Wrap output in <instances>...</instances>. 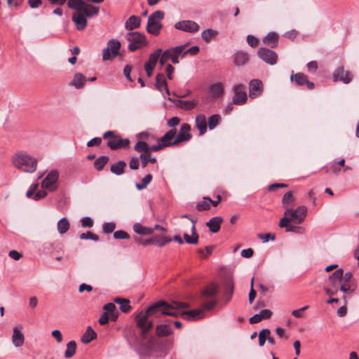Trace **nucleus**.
Masks as SVG:
<instances>
[{
    "label": "nucleus",
    "instance_id": "obj_30",
    "mask_svg": "<svg viewBox=\"0 0 359 359\" xmlns=\"http://www.w3.org/2000/svg\"><path fill=\"white\" fill-rule=\"evenodd\" d=\"M141 25V18L137 15H131L125 22V28L132 31L139 28Z\"/></svg>",
    "mask_w": 359,
    "mask_h": 359
},
{
    "label": "nucleus",
    "instance_id": "obj_11",
    "mask_svg": "<svg viewBox=\"0 0 359 359\" xmlns=\"http://www.w3.org/2000/svg\"><path fill=\"white\" fill-rule=\"evenodd\" d=\"M257 55L259 58H261L263 61H264L266 63L270 65H273L277 62V53L275 51L267 48H259L257 51Z\"/></svg>",
    "mask_w": 359,
    "mask_h": 359
},
{
    "label": "nucleus",
    "instance_id": "obj_4",
    "mask_svg": "<svg viewBox=\"0 0 359 359\" xmlns=\"http://www.w3.org/2000/svg\"><path fill=\"white\" fill-rule=\"evenodd\" d=\"M126 39L130 42L128 48L131 52L141 49L148 45L146 36L139 32H128L126 36Z\"/></svg>",
    "mask_w": 359,
    "mask_h": 359
},
{
    "label": "nucleus",
    "instance_id": "obj_19",
    "mask_svg": "<svg viewBox=\"0 0 359 359\" xmlns=\"http://www.w3.org/2000/svg\"><path fill=\"white\" fill-rule=\"evenodd\" d=\"M186 48V45L178 46L170 49L165 50V54L168 56V59L170 60L173 64H178V57L182 55L184 50Z\"/></svg>",
    "mask_w": 359,
    "mask_h": 359
},
{
    "label": "nucleus",
    "instance_id": "obj_27",
    "mask_svg": "<svg viewBox=\"0 0 359 359\" xmlns=\"http://www.w3.org/2000/svg\"><path fill=\"white\" fill-rule=\"evenodd\" d=\"M295 202V197L294 196L293 191H289L286 192L281 199V203L283 208L285 210L290 209L294 205Z\"/></svg>",
    "mask_w": 359,
    "mask_h": 359
},
{
    "label": "nucleus",
    "instance_id": "obj_51",
    "mask_svg": "<svg viewBox=\"0 0 359 359\" xmlns=\"http://www.w3.org/2000/svg\"><path fill=\"white\" fill-rule=\"evenodd\" d=\"M134 149L141 154L149 153V144L144 141H138L135 144Z\"/></svg>",
    "mask_w": 359,
    "mask_h": 359
},
{
    "label": "nucleus",
    "instance_id": "obj_34",
    "mask_svg": "<svg viewBox=\"0 0 359 359\" xmlns=\"http://www.w3.org/2000/svg\"><path fill=\"white\" fill-rule=\"evenodd\" d=\"M278 41V35L276 32H270L263 39V43L271 48L277 46Z\"/></svg>",
    "mask_w": 359,
    "mask_h": 359
},
{
    "label": "nucleus",
    "instance_id": "obj_37",
    "mask_svg": "<svg viewBox=\"0 0 359 359\" xmlns=\"http://www.w3.org/2000/svg\"><path fill=\"white\" fill-rule=\"evenodd\" d=\"M133 231L139 235L147 236L153 233V229L142 226L140 223H135L133 226Z\"/></svg>",
    "mask_w": 359,
    "mask_h": 359
},
{
    "label": "nucleus",
    "instance_id": "obj_49",
    "mask_svg": "<svg viewBox=\"0 0 359 359\" xmlns=\"http://www.w3.org/2000/svg\"><path fill=\"white\" fill-rule=\"evenodd\" d=\"M76 350V344L75 341H70L67 344V349L65 352V357L66 358H72L75 353Z\"/></svg>",
    "mask_w": 359,
    "mask_h": 359
},
{
    "label": "nucleus",
    "instance_id": "obj_20",
    "mask_svg": "<svg viewBox=\"0 0 359 359\" xmlns=\"http://www.w3.org/2000/svg\"><path fill=\"white\" fill-rule=\"evenodd\" d=\"M22 325H18L13 327L12 342L15 347H20L24 344L25 337L22 332Z\"/></svg>",
    "mask_w": 359,
    "mask_h": 359
},
{
    "label": "nucleus",
    "instance_id": "obj_23",
    "mask_svg": "<svg viewBox=\"0 0 359 359\" xmlns=\"http://www.w3.org/2000/svg\"><path fill=\"white\" fill-rule=\"evenodd\" d=\"M233 63L235 65L240 67L247 64L250 60L249 54L243 50L236 51L233 55Z\"/></svg>",
    "mask_w": 359,
    "mask_h": 359
},
{
    "label": "nucleus",
    "instance_id": "obj_44",
    "mask_svg": "<svg viewBox=\"0 0 359 359\" xmlns=\"http://www.w3.org/2000/svg\"><path fill=\"white\" fill-rule=\"evenodd\" d=\"M184 238L188 244H196L198 241V234L196 232V229L194 226L191 228V236L188 233H184Z\"/></svg>",
    "mask_w": 359,
    "mask_h": 359
},
{
    "label": "nucleus",
    "instance_id": "obj_32",
    "mask_svg": "<svg viewBox=\"0 0 359 359\" xmlns=\"http://www.w3.org/2000/svg\"><path fill=\"white\" fill-rule=\"evenodd\" d=\"M218 292V286L215 283L208 285L203 291L202 296L203 299H214L213 297Z\"/></svg>",
    "mask_w": 359,
    "mask_h": 359
},
{
    "label": "nucleus",
    "instance_id": "obj_53",
    "mask_svg": "<svg viewBox=\"0 0 359 359\" xmlns=\"http://www.w3.org/2000/svg\"><path fill=\"white\" fill-rule=\"evenodd\" d=\"M152 175L151 174H147L142 180L141 183H136L135 187L138 190H142L147 188V185L152 180Z\"/></svg>",
    "mask_w": 359,
    "mask_h": 359
},
{
    "label": "nucleus",
    "instance_id": "obj_40",
    "mask_svg": "<svg viewBox=\"0 0 359 359\" xmlns=\"http://www.w3.org/2000/svg\"><path fill=\"white\" fill-rule=\"evenodd\" d=\"M88 18L97 15L99 12V7L90 4L85 3V6L81 11Z\"/></svg>",
    "mask_w": 359,
    "mask_h": 359
},
{
    "label": "nucleus",
    "instance_id": "obj_50",
    "mask_svg": "<svg viewBox=\"0 0 359 359\" xmlns=\"http://www.w3.org/2000/svg\"><path fill=\"white\" fill-rule=\"evenodd\" d=\"M222 118L219 114H213L208 118V127L210 130H213L221 121Z\"/></svg>",
    "mask_w": 359,
    "mask_h": 359
},
{
    "label": "nucleus",
    "instance_id": "obj_47",
    "mask_svg": "<svg viewBox=\"0 0 359 359\" xmlns=\"http://www.w3.org/2000/svg\"><path fill=\"white\" fill-rule=\"evenodd\" d=\"M161 48L156 49L154 52L149 55V60L146 62L145 64H149L150 66L156 67L161 55Z\"/></svg>",
    "mask_w": 359,
    "mask_h": 359
},
{
    "label": "nucleus",
    "instance_id": "obj_36",
    "mask_svg": "<svg viewBox=\"0 0 359 359\" xmlns=\"http://www.w3.org/2000/svg\"><path fill=\"white\" fill-rule=\"evenodd\" d=\"M86 81V77L81 73H76L70 85L74 86L77 89H80L85 86Z\"/></svg>",
    "mask_w": 359,
    "mask_h": 359
},
{
    "label": "nucleus",
    "instance_id": "obj_45",
    "mask_svg": "<svg viewBox=\"0 0 359 359\" xmlns=\"http://www.w3.org/2000/svg\"><path fill=\"white\" fill-rule=\"evenodd\" d=\"M96 337V332L90 327H88L81 337V341L84 344H88Z\"/></svg>",
    "mask_w": 359,
    "mask_h": 359
},
{
    "label": "nucleus",
    "instance_id": "obj_17",
    "mask_svg": "<svg viewBox=\"0 0 359 359\" xmlns=\"http://www.w3.org/2000/svg\"><path fill=\"white\" fill-rule=\"evenodd\" d=\"M290 81L298 86L306 85L309 90L313 89L315 84L308 81L307 77L302 73L292 74L290 76Z\"/></svg>",
    "mask_w": 359,
    "mask_h": 359
},
{
    "label": "nucleus",
    "instance_id": "obj_8",
    "mask_svg": "<svg viewBox=\"0 0 359 359\" xmlns=\"http://www.w3.org/2000/svg\"><path fill=\"white\" fill-rule=\"evenodd\" d=\"M245 86L242 83L236 84L233 87L234 95L232 102L236 105H243L247 102L248 95L245 90Z\"/></svg>",
    "mask_w": 359,
    "mask_h": 359
},
{
    "label": "nucleus",
    "instance_id": "obj_15",
    "mask_svg": "<svg viewBox=\"0 0 359 359\" xmlns=\"http://www.w3.org/2000/svg\"><path fill=\"white\" fill-rule=\"evenodd\" d=\"M264 90L263 83L259 79H252L249 83V97L255 99L260 96Z\"/></svg>",
    "mask_w": 359,
    "mask_h": 359
},
{
    "label": "nucleus",
    "instance_id": "obj_56",
    "mask_svg": "<svg viewBox=\"0 0 359 359\" xmlns=\"http://www.w3.org/2000/svg\"><path fill=\"white\" fill-rule=\"evenodd\" d=\"M196 208L198 211L208 210L210 208V202L209 201L203 199L197 203Z\"/></svg>",
    "mask_w": 359,
    "mask_h": 359
},
{
    "label": "nucleus",
    "instance_id": "obj_6",
    "mask_svg": "<svg viewBox=\"0 0 359 359\" xmlns=\"http://www.w3.org/2000/svg\"><path fill=\"white\" fill-rule=\"evenodd\" d=\"M306 215L307 208L304 205H301L296 209H293L292 208L290 209L287 208V210H285L283 217H287L288 220L292 222V223L295 224H300L304 221Z\"/></svg>",
    "mask_w": 359,
    "mask_h": 359
},
{
    "label": "nucleus",
    "instance_id": "obj_46",
    "mask_svg": "<svg viewBox=\"0 0 359 359\" xmlns=\"http://www.w3.org/2000/svg\"><path fill=\"white\" fill-rule=\"evenodd\" d=\"M114 302L120 304V310L123 313H128L131 309L130 301L127 299L116 297Z\"/></svg>",
    "mask_w": 359,
    "mask_h": 359
},
{
    "label": "nucleus",
    "instance_id": "obj_52",
    "mask_svg": "<svg viewBox=\"0 0 359 359\" xmlns=\"http://www.w3.org/2000/svg\"><path fill=\"white\" fill-rule=\"evenodd\" d=\"M217 304V301L215 299H204L203 302L201 305V309L205 311H210Z\"/></svg>",
    "mask_w": 359,
    "mask_h": 359
},
{
    "label": "nucleus",
    "instance_id": "obj_57",
    "mask_svg": "<svg viewBox=\"0 0 359 359\" xmlns=\"http://www.w3.org/2000/svg\"><path fill=\"white\" fill-rule=\"evenodd\" d=\"M116 228V224L114 222H106L102 226L103 232L104 233H112Z\"/></svg>",
    "mask_w": 359,
    "mask_h": 359
},
{
    "label": "nucleus",
    "instance_id": "obj_59",
    "mask_svg": "<svg viewBox=\"0 0 359 359\" xmlns=\"http://www.w3.org/2000/svg\"><path fill=\"white\" fill-rule=\"evenodd\" d=\"M200 50V48L198 46H194L185 50H184V52L182 53V57H184L187 54H189L191 55H196L198 53Z\"/></svg>",
    "mask_w": 359,
    "mask_h": 359
},
{
    "label": "nucleus",
    "instance_id": "obj_31",
    "mask_svg": "<svg viewBox=\"0 0 359 359\" xmlns=\"http://www.w3.org/2000/svg\"><path fill=\"white\" fill-rule=\"evenodd\" d=\"M222 220L221 217H214L206 223V226L212 233H217L221 228Z\"/></svg>",
    "mask_w": 359,
    "mask_h": 359
},
{
    "label": "nucleus",
    "instance_id": "obj_21",
    "mask_svg": "<svg viewBox=\"0 0 359 359\" xmlns=\"http://www.w3.org/2000/svg\"><path fill=\"white\" fill-rule=\"evenodd\" d=\"M87 18L81 11L76 12L73 14L72 21L78 30H83L87 27Z\"/></svg>",
    "mask_w": 359,
    "mask_h": 359
},
{
    "label": "nucleus",
    "instance_id": "obj_14",
    "mask_svg": "<svg viewBox=\"0 0 359 359\" xmlns=\"http://www.w3.org/2000/svg\"><path fill=\"white\" fill-rule=\"evenodd\" d=\"M175 28L189 33H196L199 31L200 26L192 20H182L175 24Z\"/></svg>",
    "mask_w": 359,
    "mask_h": 359
},
{
    "label": "nucleus",
    "instance_id": "obj_9",
    "mask_svg": "<svg viewBox=\"0 0 359 359\" xmlns=\"http://www.w3.org/2000/svg\"><path fill=\"white\" fill-rule=\"evenodd\" d=\"M59 177V173L57 170H51L46 177L43 179L41 183V187L44 189H47L50 191H54L57 189V186L56 184Z\"/></svg>",
    "mask_w": 359,
    "mask_h": 359
},
{
    "label": "nucleus",
    "instance_id": "obj_55",
    "mask_svg": "<svg viewBox=\"0 0 359 359\" xmlns=\"http://www.w3.org/2000/svg\"><path fill=\"white\" fill-rule=\"evenodd\" d=\"M80 238L81 240H86V239H90V240H93L94 241H98L100 238L99 236L91 232V231H87L86 233H83L80 235Z\"/></svg>",
    "mask_w": 359,
    "mask_h": 359
},
{
    "label": "nucleus",
    "instance_id": "obj_33",
    "mask_svg": "<svg viewBox=\"0 0 359 359\" xmlns=\"http://www.w3.org/2000/svg\"><path fill=\"white\" fill-rule=\"evenodd\" d=\"M338 289L346 294H351L355 290V285L351 282L339 281Z\"/></svg>",
    "mask_w": 359,
    "mask_h": 359
},
{
    "label": "nucleus",
    "instance_id": "obj_22",
    "mask_svg": "<svg viewBox=\"0 0 359 359\" xmlns=\"http://www.w3.org/2000/svg\"><path fill=\"white\" fill-rule=\"evenodd\" d=\"M172 241V238L168 236L159 237L157 235L152 236L151 238L147 239L144 242V245H156L159 247H163L168 243Z\"/></svg>",
    "mask_w": 359,
    "mask_h": 359
},
{
    "label": "nucleus",
    "instance_id": "obj_5",
    "mask_svg": "<svg viewBox=\"0 0 359 359\" xmlns=\"http://www.w3.org/2000/svg\"><path fill=\"white\" fill-rule=\"evenodd\" d=\"M164 18V13L161 11H156L148 18L147 31L154 36H158L160 34L163 25L161 21Z\"/></svg>",
    "mask_w": 359,
    "mask_h": 359
},
{
    "label": "nucleus",
    "instance_id": "obj_64",
    "mask_svg": "<svg viewBox=\"0 0 359 359\" xmlns=\"http://www.w3.org/2000/svg\"><path fill=\"white\" fill-rule=\"evenodd\" d=\"M110 316L107 313V312H104L99 318L98 322L100 325H105L108 324Z\"/></svg>",
    "mask_w": 359,
    "mask_h": 359
},
{
    "label": "nucleus",
    "instance_id": "obj_39",
    "mask_svg": "<svg viewBox=\"0 0 359 359\" xmlns=\"http://www.w3.org/2000/svg\"><path fill=\"white\" fill-rule=\"evenodd\" d=\"M156 332L158 337H163L171 334L172 331L170 325L162 324L156 327Z\"/></svg>",
    "mask_w": 359,
    "mask_h": 359
},
{
    "label": "nucleus",
    "instance_id": "obj_28",
    "mask_svg": "<svg viewBox=\"0 0 359 359\" xmlns=\"http://www.w3.org/2000/svg\"><path fill=\"white\" fill-rule=\"evenodd\" d=\"M156 88L161 92L164 90L168 95H170V93L168 87L167 81L164 74H158L156 76Z\"/></svg>",
    "mask_w": 359,
    "mask_h": 359
},
{
    "label": "nucleus",
    "instance_id": "obj_41",
    "mask_svg": "<svg viewBox=\"0 0 359 359\" xmlns=\"http://www.w3.org/2000/svg\"><path fill=\"white\" fill-rule=\"evenodd\" d=\"M218 34V31L212 29H207L202 32L201 37L206 43H210L211 40L217 37Z\"/></svg>",
    "mask_w": 359,
    "mask_h": 359
},
{
    "label": "nucleus",
    "instance_id": "obj_25",
    "mask_svg": "<svg viewBox=\"0 0 359 359\" xmlns=\"http://www.w3.org/2000/svg\"><path fill=\"white\" fill-rule=\"evenodd\" d=\"M292 222L288 220L287 217H283L280 220L279 226L285 228L287 232L300 233L303 230L302 227L293 225Z\"/></svg>",
    "mask_w": 359,
    "mask_h": 359
},
{
    "label": "nucleus",
    "instance_id": "obj_54",
    "mask_svg": "<svg viewBox=\"0 0 359 359\" xmlns=\"http://www.w3.org/2000/svg\"><path fill=\"white\" fill-rule=\"evenodd\" d=\"M271 334V331L269 329H263L259 332V345L260 346H263L265 344L266 340H267L269 335Z\"/></svg>",
    "mask_w": 359,
    "mask_h": 359
},
{
    "label": "nucleus",
    "instance_id": "obj_29",
    "mask_svg": "<svg viewBox=\"0 0 359 359\" xmlns=\"http://www.w3.org/2000/svg\"><path fill=\"white\" fill-rule=\"evenodd\" d=\"M224 91V85L221 82H217L210 86L208 93L213 98H217L223 95Z\"/></svg>",
    "mask_w": 359,
    "mask_h": 359
},
{
    "label": "nucleus",
    "instance_id": "obj_42",
    "mask_svg": "<svg viewBox=\"0 0 359 359\" xmlns=\"http://www.w3.org/2000/svg\"><path fill=\"white\" fill-rule=\"evenodd\" d=\"M86 1L84 0H68L67 6L69 8L76 10V12L82 11Z\"/></svg>",
    "mask_w": 359,
    "mask_h": 359
},
{
    "label": "nucleus",
    "instance_id": "obj_43",
    "mask_svg": "<svg viewBox=\"0 0 359 359\" xmlns=\"http://www.w3.org/2000/svg\"><path fill=\"white\" fill-rule=\"evenodd\" d=\"M70 224L66 217L60 219L57 222V228L60 234H64L69 229Z\"/></svg>",
    "mask_w": 359,
    "mask_h": 359
},
{
    "label": "nucleus",
    "instance_id": "obj_63",
    "mask_svg": "<svg viewBox=\"0 0 359 359\" xmlns=\"http://www.w3.org/2000/svg\"><path fill=\"white\" fill-rule=\"evenodd\" d=\"M247 42L251 47H255L258 45L259 40L257 37L249 34L247 36Z\"/></svg>",
    "mask_w": 359,
    "mask_h": 359
},
{
    "label": "nucleus",
    "instance_id": "obj_35",
    "mask_svg": "<svg viewBox=\"0 0 359 359\" xmlns=\"http://www.w3.org/2000/svg\"><path fill=\"white\" fill-rule=\"evenodd\" d=\"M126 167V163L124 161H118L111 165L110 171L116 175H121L125 172Z\"/></svg>",
    "mask_w": 359,
    "mask_h": 359
},
{
    "label": "nucleus",
    "instance_id": "obj_38",
    "mask_svg": "<svg viewBox=\"0 0 359 359\" xmlns=\"http://www.w3.org/2000/svg\"><path fill=\"white\" fill-rule=\"evenodd\" d=\"M103 309L110 316V320L115 321L118 317V312L116 311V305L114 303L106 304Z\"/></svg>",
    "mask_w": 359,
    "mask_h": 359
},
{
    "label": "nucleus",
    "instance_id": "obj_12",
    "mask_svg": "<svg viewBox=\"0 0 359 359\" xmlns=\"http://www.w3.org/2000/svg\"><path fill=\"white\" fill-rule=\"evenodd\" d=\"M192 138L191 126L184 123L181 125L179 131L177 130L175 143L179 145L182 142H189Z\"/></svg>",
    "mask_w": 359,
    "mask_h": 359
},
{
    "label": "nucleus",
    "instance_id": "obj_48",
    "mask_svg": "<svg viewBox=\"0 0 359 359\" xmlns=\"http://www.w3.org/2000/svg\"><path fill=\"white\" fill-rule=\"evenodd\" d=\"M109 156H100L95 161L94 167L97 170L101 171L104 168V167L106 165V164L109 162Z\"/></svg>",
    "mask_w": 359,
    "mask_h": 359
},
{
    "label": "nucleus",
    "instance_id": "obj_26",
    "mask_svg": "<svg viewBox=\"0 0 359 359\" xmlns=\"http://www.w3.org/2000/svg\"><path fill=\"white\" fill-rule=\"evenodd\" d=\"M207 120L204 114H198L195 118V125L201 135H204L207 131Z\"/></svg>",
    "mask_w": 359,
    "mask_h": 359
},
{
    "label": "nucleus",
    "instance_id": "obj_13",
    "mask_svg": "<svg viewBox=\"0 0 359 359\" xmlns=\"http://www.w3.org/2000/svg\"><path fill=\"white\" fill-rule=\"evenodd\" d=\"M353 74L348 71H346L343 66L337 67L333 72L332 78L334 82L341 81L345 84L349 83L353 79Z\"/></svg>",
    "mask_w": 359,
    "mask_h": 359
},
{
    "label": "nucleus",
    "instance_id": "obj_60",
    "mask_svg": "<svg viewBox=\"0 0 359 359\" xmlns=\"http://www.w3.org/2000/svg\"><path fill=\"white\" fill-rule=\"evenodd\" d=\"M309 309V306H305L301 309H296L292 311V315L297 318H300L303 317V312Z\"/></svg>",
    "mask_w": 359,
    "mask_h": 359
},
{
    "label": "nucleus",
    "instance_id": "obj_61",
    "mask_svg": "<svg viewBox=\"0 0 359 359\" xmlns=\"http://www.w3.org/2000/svg\"><path fill=\"white\" fill-rule=\"evenodd\" d=\"M132 71V67L130 65H126L123 68V74L128 81L133 82V79L130 76V73Z\"/></svg>",
    "mask_w": 359,
    "mask_h": 359
},
{
    "label": "nucleus",
    "instance_id": "obj_62",
    "mask_svg": "<svg viewBox=\"0 0 359 359\" xmlns=\"http://www.w3.org/2000/svg\"><path fill=\"white\" fill-rule=\"evenodd\" d=\"M180 123V119L177 116H174L167 121V125L172 128H175V127L178 126Z\"/></svg>",
    "mask_w": 359,
    "mask_h": 359
},
{
    "label": "nucleus",
    "instance_id": "obj_24",
    "mask_svg": "<svg viewBox=\"0 0 359 359\" xmlns=\"http://www.w3.org/2000/svg\"><path fill=\"white\" fill-rule=\"evenodd\" d=\"M224 299L226 302H229L232 297L234 290V283L233 279L229 277L224 280Z\"/></svg>",
    "mask_w": 359,
    "mask_h": 359
},
{
    "label": "nucleus",
    "instance_id": "obj_7",
    "mask_svg": "<svg viewBox=\"0 0 359 359\" xmlns=\"http://www.w3.org/2000/svg\"><path fill=\"white\" fill-rule=\"evenodd\" d=\"M121 44V42L117 39H110L107 42V46L104 48L102 52V60H113L120 53Z\"/></svg>",
    "mask_w": 359,
    "mask_h": 359
},
{
    "label": "nucleus",
    "instance_id": "obj_58",
    "mask_svg": "<svg viewBox=\"0 0 359 359\" xmlns=\"http://www.w3.org/2000/svg\"><path fill=\"white\" fill-rule=\"evenodd\" d=\"M114 238L115 239H128L130 236L127 232L123 230H118L114 233Z\"/></svg>",
    "mask_w": 359,
    "mask_h": 359
},
{
    "label": "nucleus",
    "instance_id": "obj_3",
    "mask_svg": "<svg viewBox=\"0 0 359 359\" xmlns=\"http://www.w3.org/2000/svg\"><path fill=\"white\" fill-rule=\"evenodd\" d=\"M103 138L107 140V145L111 150L127 148L130 142L129 139H123L112 130L105 132L103 134Z\"/></svg>",
    "mask_w": 359,
    "mask_h": 359
},
{
    "label": "nucleus",
    "instance_id": "obj_10",
    "mask_svg": "<svg viewBox=\"0 0 359 359\" xmlns=\"http://www.w3.org/2000/svg\"><path fill=\"white\" fill-rule=\"evenodd\" d=\"M352 277L353 274L351 272L348 271L344 273V270L339 269L330 276V279L332 282V287H337L339 281L351 282Z\"/></svg>",
    "mask_w": 359,
    "mask_h": 359
},
{
    "label": "nucleus",
    "instance_id": "obj_1",
    "mask_svg": "<svg viewBox=\"0 0 359 359\" xmlns=\"http://www.w3.org/2000/svg\"><path fill=\"white\" fill-rule=\"evenodd\" d=\"M188 307L189 304L184 302H174L172 304H170L164 301H160L151 305L146 311L140 312L135 320L137 327L142 330V337L145 339L147 332L153 327L152 321L149 320V317L159 318L161 316L178 317L179 309Z\"/></svg>",
    "mask_w": 359,
    "mask_h": 359
},
{
    "label": "nucleus",
    "instance_id": "obj_2",
    "mask_svg": "<svg viewBox=\"0 0 359 359\" xmlns=\"http://www.w3.org/2000/svg\"><path fill=\"white\" fill-rule=\"evenodd\" d=\"M11 161L14 167L22 172L32 173L36 170V158L25 152L16 153L13 156Z\"/></svg>",
    "mask_w": 359,
    "mask_h": 359
},
{
    "label": "nucleus",
    "instance_id": "obj_16",
    "mask_svg": "<svg viewBox=\"0 0 359 359\" xmlns=\"http://www.w3.org/2000/svg\"><path fill=\"white\" fill-rule=\"evenodd\" d=\"M177 128H171L167 131L161 137L159 138V142H162L163 145L165 147H176Z\"/></svg>",
    "mask_w": 359,
    "mask_h": 359
},
{
    "label": "nucleus",
    "instance_id": "obj_18",
    "mask_svg": "<svg viewBox=\"0 0 359 359\" xmlns=\"http://www.w3.org/2000/svg\"><path fill=\"white\" fill-rule=\"evenodd\" d=\"M179 309L178 316H181L187 320H196L202 318L204 316L203 309H192L188 311H180Z\"/></svg>",
    "mask_w": 359,
    "mask_h": 359
}]
</instances>
